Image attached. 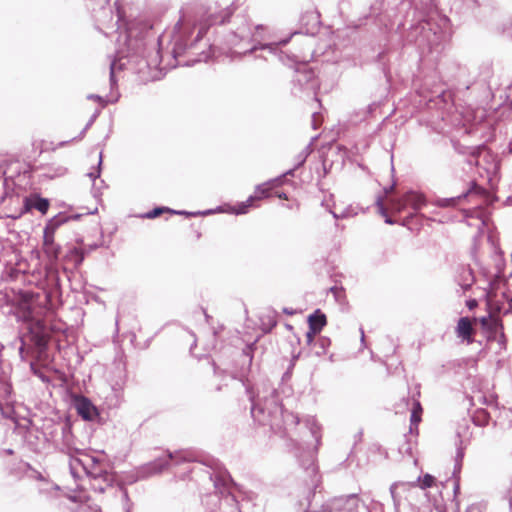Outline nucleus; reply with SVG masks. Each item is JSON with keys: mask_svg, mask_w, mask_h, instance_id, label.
I'll return each instance as SVG.
<instances>
[{"mask_svg": "<svg viewBox=\"0 0 512 512\" xmlns=\"http://www.w3.org/2000/svg\"><path fill=\"white\" fill-rule=\"evenodd\" d=\"M251 401V415L261 425H269L273 430L283 426H296L299 419L293 413L285 412L282 408L278 391L270 383H262L257 393L247 389Z\"/></svg>", "mask_w": 512, "mask_h": 512, "instance_id": "obj_1", "label": "nucleus"}, {"mask_svg": "<svg viewBox=\"0 0 512 512\" xmlns=\"http://www.w3.org/2000/svg\"><path fill=\"white\" fill-rule=\"evenodd\" d=\"M117 45V55L122 59L141 54L145 43L142 37H138L137 31L129 27L124 34H120Z\"/></svg>", "mask_w": 512, "mask_h": 512, "instance_id": "obj_2", "label": "nucleus"}, {"mask_svg": "<svg viewBox=\"0 0 512 512\" xmlns=\"http://www.w3.org/2000/svg\"><path fill=\"white\" fill-rule=\"evenodd\" d=\"M70 457V470L72 474L77 472L78 467H81L83 471L94 478L102 476L103 470L98 467L99 462L95 457L88 454L82 453L78 449L68 451Z\"/></svg>", "mask_w": 512, "mask_h": 512, "instance_id": "obj_3", "label": "nucleus"}, {"mask_svg": "<svg viewBox=\"0 0 512 512\" xmlns=\"http://www.w3.org/2000/svg\"><path fill=\"white\" fill-rule=\"evenodd\" d=\"M63 218L54 217L46 224L43 231V250L51 262L57 261L61 247L54 241L57 228L64 222Z\"/></svg>", "mask_w": 512, "mask_h": 512, "instance_id": "obj_4", "label": "nucleus"}, {"mask_svg": "<svg viewBox=\"0 0 512 512\" xmlns=\"http://www.w3.org/2000/svg\"><path fill=\"white\" fill-rule=\"evenodd\" d=\"M426 201L422 194L408 191L400 197H392L388 199V205L392 212L401 213L407 207H411L414 211H418L425 205Z\"/></svg>", "mask_w": 512, "mask_h": 512, "instance_id": "obj_5", "label": "nucleus"}, {"mask_svg": "<svg viewBox=\"0 0 512 512\" xmlns=\"http://www.w3.org/2000/svg\"><path fill=\"white\" fill-rule=\"evenodd\" d=\"M465 197H479L487 206L492 205L497 199L496 196L474 184L467 192L459 196L437 199L436 205L443 208L453 207L456 206L460 200Z\"/></svg>", "mask_w": 512, "mask_h": 512, "instance_id": "obj_6", "label": "nucleus"}, {"mask_svg": "<svg viewBox=\"0 0 512 512\" xmlns=\"http://www.w3.org/2000/svg\"><path fill=\"white\" fill-rule=\"evenodd\" d=\"M184 460L185 459L180 454L168 453L150 463L143 465L139 469V474L141 477H150L161 473L168 467L170 461H175V463L178 464Z\"/></svg>", "mask_w": 512, "mask_h": 512, "instance_id": "obj_7", "label": "nucleus"}, {"mask_svg": "<svg viewBox=\"0 0 512 512\" xmlns=\"http://www.w3.org/2000/svg\"><path fill=\"white\" fill-rule=\"evenodd\" d=\"M359 507V498L355 494L333 499L329 504L330 511L354 512Z\"/></svg>", "mask_w": 512, "mask_h": 512, "instance_id": "obj_8", "label": "nucleus"}, {"mask_svg": "<svg viewBox=\"0 0 512 512\" xmlns=\"http://www.w3.org/2000/svg\"><path fill=\"white\" fill-rule=\"evenodd\" d=\"M211 479L213 480L214 487L219 494L224 495L225 493H227V495L225 496V501L227 503L234 504V507L231 512H240L235 498L230 496V479L225 475L219 474L214 475L213 477H211Z\"/></svg>", "mask_w": 512, "mask_h": 512, "instance_id": "obj_9", "label": "nucleus"}, {"mask_svg": "<svg viewBox=\"0 0 512 512\" xmlns=\"http://www.w3.org/2000/svg\"><path fill=\"white\" fill-rule=\"evenodd\" d=\"M250 41H256L255 35L252 34L250 27L244 24L237 31L231 33L228 43L233 47H238L240 43Z\"/></svg>", "mask_w": 512, "mask_h": 512, "instance_id": "obj_10", "label": "nucleus"}, {"mask_svg": "<svg viewBox=\"0 0 512 512\" xmlns=\"http://www.w3.org/2000/svg\"><path fill=\"white\" fill-rule=\"evenodd\" d=\"M76 409L84 420H93L97 416L95 406L85 397H81L76 401Z\"/></svg>", "mask_w": 512, "mask_h": 512, "instance_id": "obj_11", "label": "nucleus"}, {"mask_svg": "<svg viewBox=\"0 0 512 512\" xmlns=\"http://www.w3.org/2000/svg\"><path fill=\"white\" fill-rule=\"evenodd\" d=\"M326 324V315L320 309L315 310L308 316L309 329L314 333H320Z\"/></svg>", "mask_w": 512, "mask_h": 512, "instance_id": "obj_12", "label": "nucleus"}, {"mask_svg": "<svg viewBox=\"0 0 512 512\" xmlns=\"http://www.w3.org/2000/svg\"><path fill=\"white\" fill-rule=\"evenodd\" d=\"M290 38L282 39L278 42H272V43H266V44H255L249 49H245L243 51H235V53L238 54H246V53H252L258 49L261 50H268L270 53L275 54L278 50V48L285 46L289 42Z\"/></svg>", "mask_w": 512, "mask_h": 512, "instance_id": "obj_13", "label": "nucleus"}, {"mask_svg": "<svg viewBox=\"0 0 512 512\" xmlns=\"http://www.w3.org/2000/svg\"><path fill=\"white\" fill-rule=\"evenodd\" d=\"M164 212H170V213H173V214H179V215H187V216H196V215H199V214H210L212 211L209 210V211H206V212H186V211H176V210H172L170 208H166V207H156L154 209H152L151 211L145 213L143 215L144 218H147V219H154L158 216H160L161 214H163Z\"/></svg>", "mask_w": 512, "mask_h": 512, "instance_id": "obj_14", "label": "nucleus"}, {"mask_svg": "<svg viewBox=\"0 0 512 512\" xmlns=\"http://www.w3.org/2000/svg\"><path fill=\"white\" fill-rule=\"evenodd\" d=\"M26 210L36 209L42 214H45L49 209V201L46 198L34 196L25 199Z\"/></svg>", "mask_w": 512, "mask_h": 512, "instance_id": "obj_15", "label": "nucleus"}, {"mask_svg": "<svg viewBox=\"0 0 512 512\" xmlns=\"http://www.w3.org/2000/svg\"><path fill=\"white\" fill-rule=\"evenodd\" d=\"M457 335L463 339L470 340L473 328L471 321L467 317H461L457 324Z\"/></svg>", "mask_w": 512, "mask_h": 512, "instance_id": "obj_16", "label": "nucleus"}, {"mask_svg": "<svg viewBox=\"0 0 512 512\" xmlns=\"http://www.w3.org/2000/svg\"><path fill=\"white\" fill-rule=\"evenodd\" d=\"M283 178L284 176H280L278 178H275V179H272L270 181H268L267 183H263V184H259L257 187H256V192L259 193L260 195H258L257 197H259V199L261 197H268L269 196V191L282 184V181H283Z\"/></svg>", "mask_w": 512, "mask_h": 512, "instance_id": "obj_17", "label": "nucleus"}, {"mask_svg": "<svg viewBox=\"0 0 512 512\" xmlns=\"http://www.w3.org/2000/svg\"><path fill=\"white\" fill-rule=\"evenodd\" d=\"M474 283V276L470 268H464L460 275L459 285L463 291H467L471 288Z\"/></svg>", "mask_w": 512, "mask_h": 512, "instance_id": "obj_18", "label": "nucleus"}, {"mask_svg": "<svg viewBox=\"0 0 512 512\" xmlns=\"http://www.w3.org/2000/svg\"><path fill=\"white\" fill-rule=\"evenodd\" d=\"M499 96L501 100H503V104H507L512 108V83L506 86L504 89L497 91L493 97Z\"/></svg>", "mask_w": 512, "mask_h": 512, "instance_id": "obj_19", "label": "nucleus"}, {"mask_svg": "<svg viewBox=\"0 0 512 512\" xmlns=\"http://www.w3.org/2000/svg\"><path fill=\"white\" fill-rule=\"evenodd\" d=\"M258 199L259 197H257V195L250 196L245 202H241L236 207H234V213L238 215L246 214L248 212V209L253 205V202Z\"/></svg>", "mask_w": 512, "mask_h": 512, "instance_id": "obj_20", "label": "nucleus"}, {"mask_svg": "<svg viewBox=\"0 0 512 512\" xmlns=\"http://www.w3.org/2000/svg\"><path fill=\"white\" fill-rule=\"evenodd\" d=\"M329 345H330V339L329 338H327V337H320L315 342V347H316L315 353L318 356L325 354L327 348L329 347Z\"/></svg>", "mask_w": 512, "mask_h": 512, "instance_id": "obj_21", "label": "nucleus"}, {"mask_svg": "<svg viewBox=\"0 0 512 512\" xmlns=\"http://www.w3.org/2000/svg\"><path fill=\"white\" fill-rule=\"evenodd\" d=\"M309 153H310V150H309V147H307L305 150H303L297 156V164L295 165V167L293 169L288 170L285 174H283V176L285 177L286 175H293L295 169H297L298 167H300L301 165H303L305 163Z\"/></svg>", "mask_w": 512, "mask_h": 512, "instance_id": "obj_22", "label": "nucleus"}, {"mask_svg": "<svg viewBox=\"0 0 512 512\" xmlns=\"http://www.w3.org/2000/svg\"><path fill=\"white\" fill-rule=\"evenodd\" d=\"M421 412H422V408H421L420 403L415 401L413 403V409H412L411 418H410L412 425H418V423L421 421V417H420Z\"/></svg>", "mask_w": 512, "mask_h": 512, "instance_id": "obj_23", "label": "nucleus"}, {"mask_svg": "<svg viewBox=\"0 0 512 512\" xmlns=\"http://www.w3.org/2000/svg\"><path fill=\"white\" fill-rule=\"evenodd\" d=\"M376 204H377L379 213L385 217V222L387 224H394V221L387 215V208L385 207L383 200L381 198H378Z\"/></svg>", "mask_w": 512, "mask_h": 512, "instance_id": "obj_24", "label": "nucleus"}, {"mask_svg": "<svg viewBox=\"0 0 512 512\" xmlns=\"http://www.w3.org/2000/svg\"><path fill=\"white\" fill-rule=\"evenodd\" d=\"M434 480L435 478L430 474H425L422 478H418L421 489L430 488L433 485Z\"/></svg>", "mask_w": 512, "mask_h": 512, "instance_id": "obj_25", "label": "nucleus"}, {"mask_svg": "<svg viewBox=\"0 0 512 512\" xmlns=\"http://www.w3.org/2000/svg\"><path fill=\"white\" fill-rule=\"evenodd\" d=\"M505 284L506 283V280L500 276V275H496L491 281H490V289L491 291L495 292L496 290H498L500 288V285L501 284Z\"/></svg>", "mask_w": 512, "mask_h": 512, "instance_id": "obj_26", "label": "nucleus"}, {"mask_svg": "<svg viewBox=\"0 0 512 512\" xmlns=\"http://www.w3.org/2000/svg\"><path fill=\"white\" fill-rule=\"evenodd\" d=\"M12 387L5 381L0 380V394L3 397H8L11 394Z\"/></svg>", "mask_w": 512, "mask_h": 512, "instance_id": "obj_27", "label": "nucleus"}, {"mask_svg": "<svg viewBox=\"0 0 512 512\" xmlns=\"http://www.w3.org/2000/svg\"><path fill=\"white\" fill-rule=\"evenodd\" d=\"M186 49L187 46L183 43V41H177L173 49L174 57L181 55Z\"/></svg>", "mask_w": 512, "mask_h": 512, "instance_id": "obj_28", "label": "nucleus"}, {"mask_svg": "<svg viewBox=\"0 0 512 512\" xmlns=\"http://www.w3.org/2000/svg\"><path fill=\"white\" fill-rule=\"evenodd\" d=\"M99 115V111H96L90 118V120L88 121V123L86 124V126L84 127V129L81 131L80 135H79V139H82L86 133V131L89 129V127L93 124V122L95 121V119L98 117Z\"/></svg>", "mask_w": 512, "mask_h": 512, "instance_id": "obj_29", "label": "nucleus"}, {"mask_svg": "<svg viewBox=\"0 0 512 512\" xmlns=\"http://www.w3.org/2000/svg\"><path fill=\"white\" fill-rule=\"evenodd\" d=\"M321 123V115L317 112H314L312 114V121H311V125L313 127V129H317L318 126L320 125Z\"/></svg>", "mask_w": 512, "mask_h": 512, "instance_id": "obj_30", "label": "nucleus"}, {"mask_svg": "<svg viewBox=\"0 0 512 512\" xmlns=\"http://www.w3.org/2000/svg\"><path fill=\"white\" fill-rule=\"evenodd\" d=\"M101 164H102V154H100L99 156V162H98V169L96 172H90L88 174V176L91 178V180H95L96 178H98L100 176V167H101Z\"/></svg>", "mask_w": 512, "mask_h": 512, "instance_id": "obj_31", "label": "nucleus"}, {"mask_svg": "<svg viewBox=\"0 0 512 512\" xmlns=\"http://www.w3.org/2000/svg\"><path fill=\"white\" fill-rule=\"evenodd\" d=\"M116 66H117V62L114 60L111 62L110 64V81H111V84H115L116 80H115V69H116Z\"/></svg>", "mask_w": 512, "mask_h": 512, "instance_id": "obj_32", "label": "nucleus"}, {"mask_svg": "<svg viewBox=\"0 0 512 512\" xmlns=\"http://www.w3.org/2000/svg\"><path fill=\"white\" fill-rule=\"evenodd\" d=\"M205 33H206V30L204 28H200V30L195 38V41L193 43H191L189 49H193L195 47L196 42H198L204 36Z\"/></svg>", "mask_w": 512, "mask_h": 512, "instance_id": "obj_33", "label": "nucleus"}, {"mask_svg": "<svg viewBox=\"0 0 512 512\" xmlns=\"http://www.w3.org/2000/svg\"><path fill=\"white\" fill-rule=\"evenodd\" d=\"M503 298L508 304L512 305V289H508L507 291L503 292Z\"/></svg>", "mask_w": 512, "mask_h": 512, "instance_id": "obj_34", "label": "nucleus"}, {"mask_svg": "<svg viewBox=\"0 0 512 512\" xmlns=\"http://www.w3.org/2000/svg\"><path fill=\"white\" fill-rule=\"evenodd\" d=\"M317 333L312 332V330L309 329V331L306 333V340L307 343L310 345L314 341V337Z\"/></svg>", "mask_w": 512, "mask_h": 512, "instance_id": "obj_35", "label": "nucleus"}, {"mask_svg": "<svg viewBox=\"0 0 512 512\" xmlns=\"http://www.w3.org/2000/svg\"><path fill=\"white\" fill-rule=\"evenodd\" d=\"M88 99H93V100L99 101L100 104L102 105V107H104L106 105V102L103 100V98L101 96L91 94L88 96Z\"/></svg>", "mask_w": 512, "mask_h": 512, "instance_id": "obj_36", "label": "nucleus"}, {"mask_svg": "<svg viewBox=\"0 0 512 512\" xmlns=\"http://www.w3.org/2000/svg\"><path fill=\"white\" fill-rule=\"evenodd\" d=\"M396 487H397L396 483L392 484L390 487V493H391V496H392V499H393L395 505H397V500H396V496H395Z\"/></svg>", "mask_w": 512, "mask_h": 512, "instance_id": "obj_37", "label": "nucleus"}, {"mask_svg": "<svg viewBox=\"0 0 512 512\" xmlns=\"http://www.w3.org/2000/svg\"><path fill=\"white\" fill-rule=\"evenodd\" d=\"M73 253H75V254L78 256L77 263H78V264H79V263H81V262L83 261V259H84V255H83V253H82V252H80V251H79L78 249H76V248L73 250Z\"/></svg>", "mask_w": 512, "mask_h": 512, "instance_id": "obj_38", "label": "nucleus"}, {"mask_svg": "<svg viewBox=\"0 0 512 512\" xmlns=\"http://www.w3.org/2000/svg\"><path fill=\"white\" fill-rule=\"evenodd\" d=\"M66 172H67V169H66L65 167L60 166V167H58V169H57V175H58V176H62V175H64Z\"/></svg>", "mask_w": 512, "mask_h": 512, "instance_id": "obj_39", "label": "nucleus"}, {"mask_svg": "<svg viewBox=\"0 0 512 512\" xmlns=\"http://www.w3.org/2000/svg\"><path fill=\"white\" fill-rule=\"evenodd\" d=\"M467 306L469 309H473L475 306H477L476 300H470L467 302Z\"/></svg>", "mask_w": 512, "mask_h": 512, "instance_id": "obj_40", "label": "nucleus"}, {"mask_svg": "<svg viewBox=\"0 0 512 512\" xmlns=\"http://www.w3.org/2000/svg\"><path fill=\"white\" fill-rule=\"evenodd\" d=\"M208 57H209L208 54L202 53L201 57L198 58L196 61H198V62H200V61H207Z\"/></svg>", "mask_w": 512, "mask_h": 512, "instance_id": "obj_41", "label": "nucleus"}, {"mask_svg": "<svg viewBox=\"0 0 512 512\" xmlns=\"http://www.w3.org/2000/svg\"><path fill=\"white\" fill-rule=\"evenodd\" d=\"M463 455H464L463 451L461 449H458L457 456H456L457 460L462 459Z\"/></svg>", "mask_w": 512, "mask_h": 512, "instance_id": "obj_42", "label": "nucleus"}, {"mask_svg": "<svg viewBox=\"0 0 512 512\" xmlns=\"http://www.w3.org/2000/svg\"><path fill=\"white\" fill-rule=\"evenodd\" d=\"M283 312L288 315H293L295 312L292 309L284 308Z\"/></svg>", "mask_w": 512, "mask_h": 512, "instance_id": "obj_43", "label": "nucleus"}, {"mask_svg": "<svg viewBox=\"0 0 512 512\" xmlns=\"http://www.w3.org/2000/svg\"><path fill=\"white\" fill-rule=\"evenodd\" d=\"M278 197L281 198V199H287V196H286L285 193L278 194Z\"/></svg>", "mask_w": 512, "mask_h": 512, "instance_id": "obj_44", "label": "nucleus"}, {"mask_svg": "<svg viewBox=\"0 0 512 512\" xmlns=\"http://www.w3.org/2000/svg\"><path fill=\"white\" fill-rule=\"evenodd\" d=\"M508 309L506 310L505 313H511L512 314V305L511 304H508Z\"/></svg>", "mask_w": 512, "mask_h": 512, "instance_id": "obj_45", "label": "nucleus"}, {"mask_svg": "<svg viewBox=\"0 0 512 512\" xmlns=\"http://www.w3.org/2000/svg\"><path fill=\"white\" fill-rule=\"evenodd\" d=\"M362 512H371L366 506H362Z\"/></svg>", "mask_w": 512, "mask_h": 512, "instance_id": "obj_46", "label": "nucleus"}, {"mask_svg": "<svg viewBox=\"0 0 512 512\" xmlns=\"http://www.w3.org/2000/svg\"><path fill=\"white\" fill-rule=\"evenodd\" d=\"M434 36H435L436 40H433L432 42H433V43H436V42H437V40H438L440 37L437 35V32H434Z\"/></svg>", "mask_w": 512, "mask_h": 512, "instance_id": "obj_47", "label": "nucleus"}, {"mask_svg": "<svg viewBox=\"0 0 512 512\" xmlns=\"http://www.w3.org/2000/svg\"><path fill=\"white\" fill-rule=\"evenodd\" d=\"M360 331H361V341L363 342L364 341V331H363V329H361Z\"/></svg>", "mask_w": 512, "mask_h": 512, "instance_id": "obj_48", "label": "nucleus"}, {"mask_svg": "<svg viewBox=\"0 0 512 512\" xmlns=\"http://www.w3.org/2000/svg\"><path fill=\"white\" fill-rule=\"evenodd\" d=\"M392 190H393V186H391L389 189H386V194H388Z\"/></svg>", "mask_w": 512, "mask_h": 512, "instance_id": "obj_49", "label": "nucleus"}, {"mask_svg": "<svg viewBox=\"0 0 512 512\" xmlns=\"http://www.w3.org/2000/svg\"><path fill=\"white\" fill-rule=\"evenodd\" d=\"M481 414L483 415V417L486 419V412H481Z\"/></svg>", "mask_w": 512, "mask_h": 512, "instance_id": "obj_50", "label": "nucleus"}]
</instances>
